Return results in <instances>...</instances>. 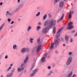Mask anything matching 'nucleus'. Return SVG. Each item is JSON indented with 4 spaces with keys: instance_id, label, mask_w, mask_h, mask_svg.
I'll use <instances>...</instances> for the list:
<instances>
[{
    "instance_id": "1",
    "label": "nucleus",
    "mask_w": 77,
    "mask_h": 77,
    "mask_svg": "<svg viewBox=\"0 0 77 77\" xmlns=\"http://www.w3.org/2000/svg\"><path fill=\"white\" fill-rule=\"evenodd\" d=\"M56 22L55 20H51L49 24L48 25V26L43 28L42 30V32L44 34L47 33L48 29H50L53 27V25L54 26L56 25Z\"/></svg>"
},
{
    "instance_id": "2",
    "label": "nucleus",
    "mask_w": 77,
    "mask_h": 77,
    "mask_svg": "<svg viewBox=\"0 0 77 77\" xmlns=\"http://www.w3.org/2000/svg\"><path fill=\"white\" fill-rule=\"evenodd\" d=\"M42 47V45H39L37 46L36 49V52L37 53L39 52L41 50V48Z\"/></svg>"
},
{
    "instance_id": "3",
    "label": "nucleus",
    "mask_w": 77,
    "mask_h": 77,
    "mask_svg": "<svg viewBox=\"0 0 77 77\" xmlns=\"http://www.w3.org/2000/svg\"><path fill=\"white\" fill-rule=\"evenodd\" d=\"M72 24V22H71L69 23L68 25L69 26L67 28V29H72L74 26L71 25Z\"/></svg>"
},
{
    "instance_id": "4",
    "label": "nucleus",
    "mask_w": 77,
    "mask_h": 77,
    "mask_svg": "<svg viewBox=\"0 0 77 77\" xmlns=\"http://www.w3.org/2000/svg\"><path fill=\"white\" fill-rule=\"evenodd\" d=\"M71 61H72V57H69L68 59L67 62L66 63V65H69L71 62Z\"/></svg>"
},
{
    "instance_id": "5",
    "label": "nucleus",
    "mask_w": 77,
    "mask_h": 77,
    "mask_svg": "<svg viewBox=\"0 0 77 77\" xmlns=\"http://www.w3.org/2000/svg\"><path fill=\"white\" fill-rule=\"evenodd\" d=\"M53 19H51L50 21L49 20H48L45 21V22L44 23V25L45 26H47L48 25H49L50 24V21H51V20Z\"/></svg>"
},
{
    "instance_id": "6",
    "label": "nucleus",
    "mask_w": 77,
    "mask_h": 77,
    "mask_svg": "<svg viewBox=\"0 0 77 77\" xmlns=\"http://www.w3.org/2000/svg\"><path fill=\"white\" fill-rule=\"evenodd\" d=\"M59 40H56L55 41L54 44L55 47H57V46H58V45H59Z\"/></svg>"
},
{
    "instance_id": "7",
    "label": "nucleus",
    "mask_w": 77,
    "mask_h": 77,
    "mask_svg": "<svg viewBox=\"0 0 77 77\" xmlns=\"http://www.w3.org/2000/svg\"><path fill=\"white\" fill-rule=\"evenodd\" d=\"M64 17V14H63L62 16L60 18V20H57V23H59V22H60V21H62V20H63Z\"/></svg>"
},
{
    "instance_id": "8",
    "label": "nucleus",
    "mask_w": 77,
    "mask_h": 77,
    "mask_svg": "<svg viewBox=\"0 0 77 77\" xmlns=\"http://www.w3.org/2000/svg\"><path fill=\"white\" fill-rule=\"evenodd\" d=\"M64 5V2H63L61 1L60 2V3L59 6L61 8H62Z\"/></svg>"
},
{
    "instance_id": "9",
    "label": "nucleus",
    "mask_w": 77,
    "mask_h": 77,
    "mask_svg": "<svg viewBox=\"0 0 77 77\" xmlns=\"http://www.w3.org/2000/svg\"><path fill=\"white\" fill-rule=\"evenodd\" d=\"M37 42L39 45H42V43L41 42V39L40 38H38L37 39Z\"/></svg>"
},
{
    "instance_id": "10",
    "label": "nucleus",
    "mask_w": 77,
    "mask_h": 77,
    "mask_svg": "<svg viewBox=\"0 0 77 77\" xmlns=\"http://www.w3.org/2000/svg\"><path fill=\"white\" fill-rule=\"evenodd\" d=\"M5 25V23H4L0 27V32L3 29V27H4Z\"/></svg>"
},
{
    "instance_id": "11",
    "label": "nucleus",
    "mask_w": 77,
    "mask_h": 77,
    "mask_svg": "<svg viewBox=\"0 0 77 77\" xmlns=\"http://www.w3.org/2000/svg\"><path fill=\"white\" fill-rule=\"evenodd\" d=\"M54 43H53L51 45L50 47L49 48V49L50 50H52L53 48H54Z\"/></svg>"
},
{
    "instance_id": "12",
    "label": "nucleus",
    "mask_w": 77,
    "mask_h": 77,
    "mask_svg": "<svg viewBox=\"0 0 77 77\" xmlns=\"http://www.w3.org/2000/svg\"><path fill=\"white\" fill-rule=\"evenodd\" d=\"M28 59H29V57L27 56L25 60H24V63H26L28 61Z\"/></svg>"
},
{
    "instance_id": "13",
    "label": "nucleus",
    "mask_w": 77,
    "mask_h": 77,
    "mask_svg": "<svg viewBox=\"0 0 77 77\" xmlns=\"http://www.w3.org/2000/svg\"><path fill=\"white\" fill-rule=\"evenodd\" d=\"M24 70V68H22L21 69L18 68L17 69L18 72H21L22 71Z\"/></svg>"
},
{
    "instance_id": "14",
    "label": "nucleus",
    "mask_w": 77,
    "mask_h": 77,
    "mask_svg": "<svg viewBox=\"0 0 77 77\" xmlns=\"http://www.w3.org/2000/svg\"><path fill=\"white\" fill-rule=\"evenodd\" d=\"M69 38L68 37V35H66L65 36V40L66 41H67L68 40Z\"/></svg>"
},
{
    "instance_id": "15",
    "label": "nucleus",
    "mask_w": 77,
    "mask_h": 77,
    "mask_svg": "<svg viewBox=\"0 0 77 77\" xmlns=\"http://www.w3.org/2000/svg\"><path fill=\"white\" fill-rule=\"evenodd\" d=\"M63 27L60 28L59 29L58 31L57 32V33H60V31H62V30H63Z\"/></svg>"
},
{
    "instance_id": "16",
    "label": "nucleus",
    "mask_w": 77,
    "mask_h": 77,
    "mask_svg": "<svg viewBox=\"0 0 77 77\" xmlns=\"http://www.w3.org/2000/svg\"><path fill=\"white\" fill-rule=\"evenodd\" d=\"M45 57L42 58L41 59V60L42 62H45Z\"/></svg>"
},
{
    "instance_id": "17",
    "label": "nucleus",
    "mask_w": 77,
    "mask_h": 77,
    "mask_svg": "<svg viewBox=\"0 0 77 77\" xmlns=\"http://www.w3.org/2000/svg\"><path fill=\"white\" fill-rule=\"evenodd\" d=\"M21 52L22 53H24V52H26V48H22L21 51Z\"/></svg>"
},
{
    "instance_id": "18",
    "label": "nucleus",
    "mask_w": 77,
    "mask_h": 77,
    "mask_svg": "<svg viewBox=\"0 0 77 77\" xmlns=\"http://www.w3.org/2000/svg\"><path fill=\"white\" fill-rule=\"evenodd\" d=\"M72 74V72H71L68 75V77H71Z\"/></svg>"
},
{
    "instance_id": "19",
    "label": "nucleus",
    "mask_w": 77,
    "mask_h": 77,
    "mask_svg": "<svg viewBox=\"0 0 77 77\" xmlns=\"http://www.w3.org/2000/svg\"><path fill=\"white\" fill-rule=\"evenodd\" d=\"M13 75V73L8 74L6 77H11Z\"/></svg>"
},
{
    "instance_id": "20",
    "label": "nucleus",
    "mask_w": 77,
    "mask_h": 77,
    "mask_svg": "<svg viewBox=\"0 0 77 77\" xmlns=\"http://www.w3.org/2000/svg\"><path fill=\"white\" fill-rule=\"evenodd\" d=\"M38 71V69H36L35 70H33L32 71V72L33 73H34V74H35V73H36V72H37V71Z\"/></svg>"
},
{
    "instance_id": "21",
    "label": "nucleus",
    "mask_w": 77,
    "mask_h": 77,
    "mask_svg": "<svg viewBox=\"0 0 77 77\" xmlns=\"http://www.w3.org/2000/svg\"><path fill=\"white\" fill-rule=\"evenodd\" d=\"M71 17H72V16L71 15V12L70 11V14L69 15V19H70Z\"/></svg>"
},
{
    "instance_id": "22",
    "label": "nucleus",
    "mask_w": 77,
    "mask_h": 77,
    "mask_svg": "<svg viewBox=\"0 0 77 77\" xmlns=\"http://www.w3.org/2000/svg\"><path fill=\"white\" fill-rule=\"evenodd\" d=\"M9 15H11V14L8 11H7L6 13V15L7 16Z\"/></svg>"
},
{
    "instance_id": "23",
    "label": "nucleus",
    "mask_w": 77,
    "mask_h": 77,
    "mask_svg": "<svg viewBox=\"0 0 77 77\" xmlns=\"http://www.w3.org/2000/svg\"><path fill=\"white\" fill-rule=\"evenodd\" d=\"M56 32V27H54L53 29V33L54 34Z\"/></svg>"
},
{
    "instance_id": "24",
    "label": "nucleus",
    "mask_w": 77,
    "mask_h": 77,
    "mask_svg": "<svg viewBox=\"0 0 77 77\" xmlns=\"http://www.w3.org/2000/svg\"><path fill=\"white\" fill-rule=\"evenodd\" d=\"M32 29V27H31V26H28L27 29V31L29 32L30 31V29Z\"/></svg>"
},
{
    "instance_id": "25",
    "label": "nucleus",
    "mask_w": 77,
    "mask_h": 77,
    "mask_svg": "<svg viewBox=\"0 0 77 77\" xmlns=\"http://www.w3.org/2000/svg\"><path fill=\"white\" fill-rule=\"evenodd\" d=\"M59 36H60V34L59 33H58L56 36V38H58Z\"/></svg>"
},
{
    "instance_id": "26",
    "label": "nucleus",
    "mask_w": 77,
    "mask_h": 77,
    "mask_svg": "<svg viewBox=\"0 0 77 77\" xmlns=\"http://www.w3.org/2000/svg\"><path fill=\"white\" fill-rule=\"evenodd\" d=\"M41 14V13L40 12H38L37 13V14H36V17H38V16H39L40 14Z\"/></svg>"
},
{
    "instance_id": "27",
    "label": "nucleus",
    "mask_w": 77,
    "mask_h": 77,
    "mask_svg": "<svg viewBox=\"0 0 77 77\" xmlns=\"http://www.w3.org/2000/svg\"><path fill=\"white\" fill-rule=\"evenodd\" d=\"M47 18V14H45V15L43 16V19L45 20V18Z\"/></svg>"
},
{
    "instance_id": "28",
    "label": "nucleus",
    "mask_w": 77,
    "mask_h": 77,
    "mask_svg": "<svg viewBox=\"0 0 77 77\" xmlns=\"http://www.w3.org/2000/svg\"><path fill=\"white\" fill-rule=\"evenodd\" d=\"M29 51V48H25V52H27Z\"/></svg>"
},
{
    "instance_id": "29",
    "label": "nucleus",
    "mask_w": 77,
    "mask_h": 77,
    "mask_svg": "<svg viewBox=\"0 0 77 77\" xmlns=\"http://www.w3.org/2000/svg\"><path fill=\"white\" fill-rule=\"evenodd\" d=\"M16 47H17V45H14L13 46V48L14 49H15Z\"/></svg>"
},
{
    "instance_id": "30",
    "label": "nucleus",
    "mask_w": 77,
    "mask_h": 77,
    "mask_svg": "<svg viewBox=\"0 0 77 77\" xmlns=\"http://www.w3.org/2000/svg\"><path fill=\"white\" fill-rule=\"evenodd\" d=\"M35 73H32L30 75V77H32V76L35 75Z\"/></svg>"
},
{
    "instance_id": "31",
    "label": "nucleus",
    "mask_w": 77,
    "mask_h": 77,
    "mask_svg": "<svg viewBox=\"0 0 77 77\" xmlns=\"http://www.w3.org/2000/svg\"><path fill=\"white\" fill-rule=\"evenodd\" d=\"M40 29H41V27L39 26H38L37 27L36 29L37 30H38Z\"/></svg>"
},
{
    "instance_id": "32",
    "label": "nucleus",
    "mask_w": 77,
    "mask_h": 77,
    "mask_svg": "<svg viewBox=\"0 0 77 77\" xmlns=\"http://www.w3.org/2000/svg\"><path fill=\"white\" fill-rule=\"evenodd\" d=\"M32 40H33V39L32 38H31L30 39V41L31 42V43L33 42V41H32Z\"/></svg>"
},
{
    "instance_id": "33",
    "label": "nucleus",
    "mask_w": 77,
    "mask_h": 77,
    "mask_svg": "<svg viewBox=\"0 0 77 77\" xmlns=\"http://www.w3.org/2000/svg\"><path fill=\"white\" fill-rule=\"evenodd\" d=\"M72 52H69V55L70 56H71V55H72Z\"/></svg>"
},
{
    "instance_id": "34",
    "label": "nucleus",
    "mask_w": 77,
    "mask_h": 77,
    "mask_svg": "<svg viewBox=\"0 0 77 77\" xmlns=\"http://www.w3.org/2000/svg\"><path fill=\"white\" fill-rule=\"evenodd\" d=\"M11 66L9 67L8 69H7V71H9V70L11 69Z\"/></svg>"
},
{
    "instance_id": "35",
    "label": "nucleus",
    "mask_w": 77,
    "mask_h": 77,
    "mask_svg": "<svg viewBox=\"0 0 77 77\" xmlns=\"http://www.w3.org/2000/svg\"><path fill=\"white\" fill-rule=\"evenodd\" d=\"M57 0H55L54 1V3H55V4H56V3H57Z\"/></svg>"
},
{
    "instance_id": "36",
    "label": "nucleus",
    "mask_w": 77,
    "mask_h": 77,
    "mask_svg": "<svg viewBox=\"0 0 77 77\" xmlns=\"http://www.w3.org/2000/svg\"><path fill=\"white\" fill-rule=\"evenodd\" d=\"M75 30H74L72 31L71 32V33H75Z\"/></svg>"
},
{
    "instance_id": "37",
    "label": "nucleus",
    "mask_w": 77,
    "mask_h": 77,
    "mask_svg": "<svg viewBox=\"0 0 77 77\" xmlns=\"http://www.w3.org/2000/svg\"><path fill=\"white\" fill-rule=\"evenodd\" d=\"M48 15L49 18H51V15L50 14H49Z\"/></svg>"
},
{
    "instance_id": "38",
    "label": "nucleus",
    "mask_w": 77,
    "mask_h": 77,
    "mask_svg": "<svg viewBox=\"0 0 77 77\" xmlns=\"http://www.w3.org/2000/svg\"><path fill=\"white\" fill-rule=\"evenodd\" d=\"M38 24L40 26V25H41L42 24L41 23V22H39L38 23Z\"/></svg>"
},
{
    "instance_id": "39",
    "label": "nucleus",
    "mask_w": 77,
    "mask_h": 77,
    "mask_svg": "<svg viewBox=\"0 0 77 77\" xmlns=\"http://www.w3.org/2000/svg\"><path fill=\"white\" fill-rule=\"evenodd\" d=\"M35 63H34L33 64V66H32V69L33 68H34V66H35Z\"/></svg>"
},
{
    "instance_id": "40",
    "label": "nucleus",
    "mask_w": 77,
    "mask_h": 77,
    "mask_svg": "<svg viewBox=\"0 0 77 77\" xmlns=\"http://www.w3.org/2000/svg\"><path fill=\"white\" fill-rule=\"evenodd\" d=\"M70 42H72L73 41V40L71 38L70 39Z\"/></svg>"
},
{
    "instance_id": "41",
    "label": "nucleus",
    "mask_w": 77,
    "mask_h": 77,
    "mask_svg": "<svg viewBox=\"0 0 77 77\" xmlns=\"http://www.w3.org/2000/svg\"><path fill=\"white\" fill-rule=\"evenodd\" d=\"M15 69H13L12 70V72H14V71H15Z\"/></svg>"
},
{
    "instance_id": "42",
    "label": "nucleus",
    "mask_w": 77,
    "mask_h": 77,
    "mask_svg": "<svg viewBox=\"0 0 77 77\" xmlns=\"http://www.w3.org/2000/svg\"><path fill=\"white\" fill-rule=\"evenodd\" d=\"M10 21H11V19H8V22H10Z\"/></svg>"
},
{
    "instance_id": "43",
    "label": "nucleus",
    "mask_w": 77,
    "mask_h": 77,
    "mask_svg": "<svg viewBox=\"0 0 77 77\" xmlns=\"http://www.w3.org/2000/svg\"><path fill=\"white\" fill-rule=\"evenodd\" d=\"M23 6H24V5L23 4H22L20 6V7H21V8L23 7Z\"/></svg>"
},
{
    "instance_id": "44",
    "label": "nucleus",
    "mask_w": 77,
    "mask_h": 77,
    "mask_svg": "<svg viewBox=\"0 0 77 77\" xmlns=\"http://www.w3.org/2000/svg\"><path fill=\"white\" fill-rule=\"evenodd\" d=\"M24 65L23 63L22 64L21 66V67H23V66H24Z\"/></svg>"
},
{
    "instance_id": "45",
    "label": "nucleus",
    "mask_w": 77,
    "mask_h": 77,
    "mask_svg": "<svg viewBox=\"0 0 77 77\" xmlns=\"http://www.w3.org/2000/svg\"><path fill=\"white\" fill-rule=\"evenodd\" d=\"M8 55H6V56H5V59H7V58H8Z\"/></svg>"
},
{
    "instance_id": "46",
    "label": "nucleus",
    "mask_w": 77,
    "mask_h": 77,
    "mask_svg": "<svg viewBox=\"0 0 77 77\" xmlns=\"http://www.w3.org/2000/svg\"><path fill=\"white\" fill-rule=\"evenodd\" d=\"M14 21H12L11 23V24H14Z\"/></svg>"
},
{
    "instance_id": "47",
    "label": "nucleus",
    "mask_w": 77,
    "mask_h": 77,
    "mask_svg": "<svg viewBox=\"0 0 77 77\" xmlns=\"http://www.w3.org/2000/svg\"><path fill=\"white\" fill-rule=\"evenodd\" d=\"M48 69H51V67H50V66H48Z\"/></svg>"
},
{
    "instance_id": "48",
    "label": "nucleus",
    "mask_w": 77,
    "mask_h": 77,
    "mask_svg": "<svg viewBox=\"0 0 77 77\" xmlns=\"http://www.w3.org/2000/svg\"><path fill=\"white\" fill-rule=\"evenodd\" d=\"M2 4H3V2H1L0 3V5L1 6H2Z\"/></svg>"
},
{
    "instance_id": "49",
    "label": "nucleus",
    "mask_w": 77,
    "mask_h": 77,
    "mask_svg": "<svg viewBox=\"0 0 77 77\" xmlns=\"http://www.w3.org/2000/svg\"><path fill=\"white\" fill-rule=\"evenodd\" d=\"M75 75H76L75 74H74L73 75L72 77H74L75 76Z\"/></svg>"
},
{
    "instance_id": "50",
    "label": "nucleus",
    "mask_w": 77,
    "mask_h": 77,
    "mask_svg": "<svg viewBox=\"0 0 77 77\" xmlns=\"http://www.w3.org/2000/svg\"><path fill=\"white\" fill-rule=\"evenodd\" d=\"M20 0H18L17 2L18 3H20Z\"/></svg>"
},
{
    "instance_id": "51",
    "label": "nucleus",
    "mask_w": 77,
    "mask_h": 77,
    "mask_svg": "<svg viewBox=\"0 0 77 77\" xmlns=\"http://www.w3.org/2000/svg\"><path fill=\"white\" fill-rule=\"evenodd\" d=\"M55 53H56L57 54V53H58V52H57V51H55Z\"/></svg>"
},
{
    "instance_id": "52",
    "label": "nucleus",
    "mask_w": 77,
    "mask_h": 77,
    "mask_svg": "<svg viewBox=\"0 0 77 77\" xmlns=\"http://www.w3.org/2000/svg\"><path fill=\"white\" fill-rule=\"evenodd\" d=\"M10 66H13V64H11L10 65Z\"/></svg>"
},
{
    "instance_id": "53",
    "label": "nucleus",
    "mask_w": 77,
    "mask_h": 77,
    "mask_svg": "<svg viewBox=\"0 0 77 77\" xmlns=\"http://www.w3.org/2000/svg\"><path fill=\"white\" fill-rule=\"evenodd\" d=\"M74 13V11H72V14L73 13Z\"/></svg>"
},
{
    "instance_id": "54",
    "label": "nucleus",
    "mask_w": 77,
    "mask_h": 77,
    "mask_svg": "<svg viewBox=\"0 0 77 77\" xmlns=\"http://www.w3.org/2000/svg\"><path fill=\"white\" fill-rule=\"evenodd\" d=\"M63 46H65V44H63Z\"/></svg>"
},
{
    "instance_id": "55",
    "label": "nucleus",
    "mask_w": 77,
    "mask_h": 77,
    "mask_svg": "<svg viewBox=\"0 0 77 77\" xmlns=\"http://www.w3.org/2000/svg\"><path fill=\"white\" fill-rule=\"evenodd\" d=\"M48 75H51V73H49L48 74Z\"/></svg>"
},
{
    "instance_id": "56",
    "label": "nucleus",
    "mask_w": 77,
    "mask_h": 77,
    "mask_svg": "<svg viewBox=\"0 0 77 77\" xmlns=\"http://www.w3.org/2000/svg\"><path fill=\"white\" fill-rule=\"evenodd\" d=\"M13 27V26H11V27H10V28H12Z\"/></svg>"
},
{
    "instance_id": "57",
    "label": "nucleus",
    "mask_w": 77,
    "mask_h": 77,
    "mask_svg": "<svg viewBox=\"0 0 77 77\" xmlns=\"http://www.w3.org/2000/svg\"><path fill=\"white\" fill-rule=\"evenodd\" d=\"M60 0H57V2H59Z\"/></svg>"
},
{
    "instance_id": "58",
    "label": "nucleus",
    "mask_w": 77,
    "mask_h": 77,
    "mask_svg": "<svg viewBox=\"0 0 77 77\" xmlns=\"http://www.w3.org/2000/svg\"><path fill=\"white\" fill-rule=\"evenodd\" d=\"M1 77H3V75H1Z\"/></svg>"
},
{
    "instance_id": "59",
    "label": "nucleus",
    "mask_w": 77,
    "mask_h": 77,
    "mask_svg": "<svg viewBox=\"0 0 77 77\" xmlns=\"http://www.w3.org/2000/svg\"><path fill=\"white\" fill-rule=\"evenodd\" d=\"M62 41H64V39H62Z\"/></svg>"
},
{
    "instance_id": "60",
    "label": "nucleus",
    "mask_w": 77,
    "mask_h": 77,
    "mask_svg": "<svg viewBox=\"0 0 77 77\" xmlns=\"http://www.w3.org/2000/svg\"><path fill=\"white\" fill-rule=\"evenodd\" d=\"M18 20H19V21H20V19H19Z\"/></svg>"
},
{
    "instance_id": "61",
    "label": "nucleus",
    "mask_w": 77,
    "mask_h": 77,
    "mask_svg": "<svg viewBox=\"0 0 77 77\" xmlns=\"http://www.w3.org/2000/svg\"><path fill=\"white\" fill-rule=\"evenodd\" d=\"M51 72H51H51H50V73H51Z\"/></svg>"
},
{
    "instance_id": "62",
    "label": "nucleus",
    "mask_w": 77,
    "mask_h": 77,
    "mask_svg": "<svg viewBox=\"0 0 77 77\" xmlns=\"http://www.w3.org/2000/svg\"><path fill=\"white\" fill-rule=\"evenodd\" d=\"M63 1H66V0H63Z\"/></svg>"
},
{
    "instance_id": "63",
    "label": "nucleus",
    "mask_w": 77,
    "mask_h": 77,
    "mask_svg": "<svg viewBox=\"0 0 77 77\" xmlns=\"http://www.w3.org/2000/svg\"><path fill=\"white\" fill-rule=\"evenodd\" d=\"M2 20V19H0V20Z\"/></svg>"
},
{
    "instance_id": "64",
    "label": "nucleus",
    "mask_w": 77,
    "mask_h": 77,
    "mask_svg": "<svg viewBox=\"0 0 77 77\" xmlns=\"http://www.w3.org/2000/svg\"><path fill=\"white\" fill-rule=\"evenodd\" d=\"M20 17H21V16H20Z\"/></svg>"
}]
</instances>
